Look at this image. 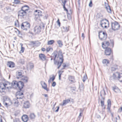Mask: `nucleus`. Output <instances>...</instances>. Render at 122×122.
<instances>
[{"label": "nucleus", "instance_id": "nucleus-12", "mask_svg": "<svg viewBox=\"0 0 122 122\" xmlns=\"http://www.w3.org/2000/svg\"><path fill=\"white\" fill-rule=\"evenodd\" d=\"M16 97L17 99L20 100H21L24 101V97L23 94L21 92H18L16 93Z\"/></svg>", "mask_w": 122, "mask_h": 122}, {"label": "nucleus", "instance_id": "nucleus-8", "mask_svg": "<svg viewBox=\"0 0 122 122\" xmlns=\"http://www.w3.org/2000/svg\"><path fill=\"white\" fill-rule=\"evenodd\" d=\"M101 25L103 28L108 27L109 25V21L106 19L102 20L101 21Z\"/></svg>", "mask_w": 122, "mask_h": 122}, {"label": "nucleus", "instance_id": "nucleus-53", "mask_svg": "<svg viewBox=\"0 0 122 122\" xmlns=\"http://www.w3.org/2000/svg\"><path fill=\"white\" fill-rule=\"evenodd\" d=\"M41 50L43 52L45 51L46 50L45 48L44 47L42 48Z\"/></svg>", "mask_w": 122, "mask_h": 122}, {"label": "nucleus", "instance_id": "nucleus-20", "mask_svg": "<svg viewBox=\"0 0 122 122\" xmlns=\"http://www.w3.org/2000/svg\"><path fill=\"white\" fill-rule=\"evenodd\" d=\"M39 57L40 59L43 61L46 60V57L45 54L42 53H40L39 54Z\"/></svg>", "mask_w": 122, "mask_h": 122}, {"label": "nucleus", "instance_id": "nucleus-40", "mask_svg": "<svg viewBox=\"0 0 122 122\" xmlns=\"http://www.w3.org/2000/svg\"><path fill=\"white\" fill-rule=\"evenodd\" d=\"M30 117L31 119H34L36 117L35 115L33 113H31L30 114Z\"/></svg>", "mask_w": 122, "mask_h": 122}, {"label": "nucleus", "instance_id": "nucleus-51", "mask_svg": "<svg viewBox=\"0 0 122 122\" xmlns=\"http://www.w3.org/2000/svg\"><path fill=\"white\" fill-rule=\"evenodd\" d=\"M15 2L16 4H18L20 3V1L18 0H15Z\"/></svg>", "mask_w": 122, "mask_h": 122}, {"label": "nucleus", "instance_id": "nucleus-9", "mask_svg": "<svg viewBox=\"0 0 122 122\" xmlns=\"http://www.w3.org/2000/svg\"><path fill=\"white\" fill-rule=\"evenodd\" d=\"M30 24L27 22H25L22 24L21 27L23 30H26L30 28Z\"/></svg>", "mask_w": 122, "mask_h": 122}, {"label": "nucleus", "instance_id": "nucleus-4", "mask_svg": "<svg viewBox=\"0 0 122 122\" xmlns=\"http://www.w3.org/2000/svg\"><path fill=\"white\" fill-rule=\"evenodd\" d=\"M114 45L113 42L110 43L109 41H104L102 42V47L104 49L109 47L113 48L114 46Z\"/></svg>", "mask_w": 122, "mask_h": 122}, {"label": "nucleus", "instance_id": "nucleus-55", "mask_svg": "<svg viewBox=\"0 0 122 122\" xmlns=\"http://www.w3.org/2000/svg\"><path fill=\"white\" fill-rule=\"evenodd\" d=\"M57 107V109L55 111V112H58L59 108V106H58Z\"/></svg>", "mask_w": 122, "mask_h": 122}, {"label": "nucleus", "instance_id": "nucleus-5", "mask_svg": "<svg viewBox=\"0 0 122 122\" xmlns=\"http://www.w3.org/2000/svg\"><path fill=\"white\" fill-rule=\"evenodd\" d=\"M120 25L117 22L115 21L112 23L111 28L113 30H118L120 29Z\"/></svg>", "mask_w": 122, "mask_h": 122}, {"label": "nucleus", "instance_id": "nucleus-32", "mask_svg": "<svg viewBox=\"0 0 122 122\" xmlns=\"http://www.w3.org/2000/svg\"><path fill=\"white\" fill-rule=\"evenodd\" d=\"M21 80L23 81L24 83H27L28 81V78L26 76H23Z\"/></svg>", "mask_w": 122, "mask_h": 122}, {"label": "nucleus", "instance_id": "nucleus-49", "mask_svg": "<svg viewBox=\"0 0 122 122\" xmlns=\"http://www.w3.org/2000/svg\"><path fill=\"white\" fill-rule=\"evenodd\" d=\"M87 78V77L86 76H84L83 77V82H84L86 80V79Z\"/></svg>", "mask_w": 122, "mask_h": 122}, {"label": "nucleus", "instance_id": "nucleus-41", "mask_svg": "<svg viewBox=\"0 0 122 122\" xmlns=\"http://www.w3.org/2000/svg\"><path fill=\"white\" fill-rule=\"evenodd\" d=\"M21 49L20 52V53H23L25 50L24 48L23 47V45L22 44H21Z\"/></svg>", "mask_w": 122, "mask_h": 122}, {"label": "nucleus", "instance_id": "nucleus-29", "mask_svg": "<svg viewBox=\"0 0 122 122\" xmlns=\"http://www.w3.org/2000/svg\"><path fill=\"white\" fill-rule=\"evenodd\" d=\"M23 101L19 99H14L13 101V102L15 104H18L20 102H22Z\"/></svg>", "mask_w": 122, "mask_h": 122}, {"label": "nucleus", "instance_id": "nucleus-37", "mask_svg": "<svg viewBox=\"0 0 122 122\" xmlns=\"http://www.w3.org/2000/svg\"><path fill=\"white\" fill-rule=\"evenodd\" d=\"M17 75V78H18L22 77L23 76H22V73L21 71H18Z\"/></svg>", "mask_w": 122, "mask_h": 122}, {"label": "nucleus", "instance_id": "nucleus-31", "mask_svg": "<svg viewBox=\"0 0 122 122\" xmlns=\"http://www.w3.org/2000/svg\"><path fill=\"white\" fill-rule=\"evenodd\" d=\"M105 6L106 7L105 8L106 9L107 12L109 13H111L112 11L110 6L107 4L105 5Z\"/></svg>", "mask_w": 122, "mask_h": 122}, {"label": "nucleus", "instance_id": "nucleus-50", "mask_svg": "<svg viewBox=\"0 0 122 122\" xmlns=\"http://www.w3.org/2000/svg\"><path fill=\"white\" fill-rule=\"evenodd\" d=\"M56 85V83L54 81L53 82L52 85V86H53L54 87Z\"/></svg>", "mask_w": 122, "mask_h": 122}, {"label": "nucleus", "instance_id": "nucleus-43", "mask_svg": "<svg viewBox=\"0 0 122 122\" xmlns=\"http://www.w3.org/2000/svg\"><path fill=\"white\" fill-rule=\"evenodd\" d=\"M62 66L63 67L62 68V69H64L67 67V65L66 64L63 63L62 65Z\"/></svg>", "mask_w": 122, "mask_h": 122}, {"label": "nucleus", "instance_id": "nucleus-15", "mask_svg": "<svg viewBox=\"0 0 122 122\" xmlns=\"http://www.w3.org/2000/svg\"><path fill=\"white\" fill-rule=\"evenodd\" d=\"M21 10L27 13L29 12L30 8L29 6L27 5H25L23 6L21 8Z\"/></svg>", "mask_w": 122, "mask_h": 122}, {"label": "nucleus", "instance_id": "nucleus-17", "mask_svg": "<svg viewBox=\"0 0 122 122\" xmlns=\"http://www.w3.org/2000/svg\"><path fill=\"white\" fill-rule=\"evenodd\" d=\"M111 100L110 99H108L107 101V109L108 110L107 112H111Z\"/></svg>", "mask_w": 122, "mask_h": 122}, {"label": "nucleus", "instance_id": "nucleus-18", "mask_svg": "<svg viewBox=\"0 0 122 122\" xmlns=\"http://www.w3.org/2000/svg\"><path fill=\"white\" fill-rule=\"evenodd\" d=\"M41 83L42 88L47 91H49V89L48 88H47V85L45 82L43 81H41Z\"/></svg>", "mask_w": 122, "mask_h": 122}, {"label": "nucleus", "instance_id": "nucleus-28", "mask_svg": "<svg viewBox=\"0 0 122 122\" xmlns=\"http://www.w3.org/2000/svg\"><path fill=\"white\" fill-rule=\"evenodd\" d=\"M27 14V13L21 10L19 12L18 15L20 16H23L26 15Z\"/></svg>", "mask_w": 122, "mask_h": 122}, {"label": "nucleus", "instance_id": "nucleus-6", "mask_svg": "<svg viewBox=\"0 0 122 122\" xmlns=\"http://www.w3.org/2000/svg\"><path fill=\"white\" fill-rule=\"evenodd\" d=\"M113 79H117L120 82H122V73L118 72L114 73L112 76Z\"/></svg>", "mask_w": 122, "mask_h": 122}, {"label": "nucleus", "instance_id": "nucleus-25", "mask_svg": "<svg viewBox=\"0 0 122 122\" xmlns=\"http://www.w3.org/2000/svg\"><path fill=\"white\" fill-rule=\"evenodd\" d=\"M66 11V12L67 14V15L68 18L69 20H71L72 19L71 15L72 14V10H70L69 11V13L68 12V10L67 11Z\"/></svg>", "mask_w": 122, "mask_h": 122}, {"label": "nucleus", "instance_id": "nucleus-2", "mask_svg": "<svg viewBox=\"0 0 122 122\" xmlns=\"http://www.w3.org/2000/svg\"><path fill=\"white\" fill-rule=\"evenodd\" d=\"M10 87V84L8 82L5 83H0V92L5 93L6 91V88H8Z\"/></svg>", "mask_w": 122, "mask_h": 122}, {"label": "nucleus", "instance_id": "nucleus-60", "mask_svg": "<svg viewBox=\"0 0 122 122\" xmlns=\"http://www.w3.org/2000/svg\"><path fill=\"white\" fill-rule=\"evenodd\" d=\"M2 76V74L1 71H0V77Z\"/></svg>", "mask_w": 122, "mask_h": 122}, {"label": "nucleus", "instance_id": "nucleus-13", "mask_svg": "<svg viewBox=\"0 0 122 122\" xmlns=\"http://www.w3.org/2000/svg\"><path fill=\"white\" fill-rule=\"evenodd\" d=\"M41 27L39 26H36L34 28V32L35 34H39L41 31Z\"/></svg>", "mask_w": 122, "mask_h": 122}, {"label": "nucleus", "instance_id": "nucleus-10", "mask_svg": "<svg viewBox=\"0 0 122 122\" xmlns=\"http://www.w3.org/2000/svg\"><path fill=\"white\" fill-rule=\"evenodd\" d=\"M34 14L35 18L37 19L38 18L42 16V12L40 10H36L34 11Z\"/></svg>", "mask_w": 122, "mask_h": 122}, {"label": "nucleus", "instance_id": "nucleus-45", "mask_svg": "<svg viewBox=\"0 0 122 122\" xmlns=\"http://www.w3.org/2000/svg\"><path fill=\"white\" fill-rule=\"evenodd\" d=\"M59 27H60V26L61 23L60 22V20L59 19H58L57 21H56Z\"/></svg>", "mask_w": 122, "mask_h": 122}, {"label": "nucleus", "instance_id": "nucleus-63", "mask_svg": "<svg viewBox=\"0 0 122 122\" xmlns=\"http://www.w3.org/2000/svg\"><path fill=\"white\" fill-rule=\"evenodd\" d=\"M16 37H15L14 38V39H15L16 40Z\"/></svg>", "mask_w": 122, "mask_h": 122}, {"label": "nucleus", "instance_id": "nucleus-44", "mask_svg": "<svg viewBox=\"0 0 122 122\" xmlns=\"http://www.w3.org/2000/svg\"><path fill=\"white\" fill-rule=\"evenodd\" d=\"M64 28L65 29V31L67 32L69 30V26H66V27Z\"/></svg>", "mask_w": 122, "mask_h": 122}, {"label": "nucleus", "instance_id": "nucleus-36", "mask_svg": "<svg viewBox=\"0 0 122 122\" xmlns=\"http://www.w3.org/2000/svg\"><path fill=\"white\" fill-rule=\"evenodd\" d=\"M55 42L53 40L48 41L47 42V44L48 45H52Z\"/></svg>", "mask_w": 122, "mask_h": 122}, {"label": "nucleus", "instance_id": "nucleus-62", "mask_svg": "<svg viewBox=\"0 0 122 122\" xmlns=\"http://www.w3.org/2000/svg\"><path fill=\"white\" fill-rule=\"evenodd\" d=\"M44 96L46 97H47V95L46 94H45Z\"/></svg>", "mask_w": 122, "mask_h": 122}, {"label": "nucleus", "instance_id": "nucleus-22", "mask_svg": "<svg viewBox=\"0 0 122 122\" xmlns=\"http://www.w3.org/2000/svg\"><path fill=\"white\" fill-rule=\"evenodd\" d=\"M71 98H70L68 99L63 100L62 104H61L60 105L62 106L65 105L67 104L70 102H71Z\"/></svg>", "mask_w": 122, "mask_h": 122}, {"label": "nucleus", "instance_id": "nucleus-23", "mask_svg": "<svg viewBox=\"0 0 122 122\" xmlns=\"http://www.w3.org/2000/svg\"><path fill=\"white\" fill-rule=\"evenodd\" d=\"M31 44L34 47L39 45L41 43L38 41H31Z\"/></svg>", "mask_w": 122, "mask_h": 122}, {"label": "nucleus", "instance_id": "nucleus-54", "mask_svg": "<svg viewBox=\"0 0 122 122\" xmlns=\"http://www.w3.org/2000/svg\"><path fill=\"white\" fill-rule=\"evenodd\" d=\"M81 37L83 39H84L85 38V35L84 33H82Z\"/></svg>", "mask_w": 122, "mask_h": 122}, {"label": "nucleus", "instance_id": "nucleus-57", "mask_svg": "<svg viewBox=\"0 0 122 122\" xmlns=\"http://www.w3.org/2000/svg\"><path fill=\"white\" fill-rule=\"evenodd\" d=\"M82 113H80L79 115V117L80 118L81 117V115H82Z\"/></svg>", "mask_w": 122, "mask_h": 122}, {"label": "nucleus", "instance_id": "nucleus-27", "mask_svg": "<svg viewBox=\"0 0 122 122\" xmlns=\"http://www.w3.org/2000/svg\"><path fill=\"white\" fill-rule=\"evenodd\" d=\"M30 106V104L28 101L25 102L23 105V108H29Z\"/></svg>", "mask_w": 122, "mask_h": 122}, {"label": "nucleus", "instance_id": "nucleus-21", "mask_svg": "<svg viewBox=\"0 0 122 122\" xmlns=\"http://www.w3.org/2000/svg\"><path fill=\"white\" fill-rule=\"evenodd\" d=\"M118 69V66L116 64H113L111 65L110 69L112 71H115Z\"/></svg>", "mask_w": 122, "mask_h": 122}, {"label": "nucleus", "instance_id": "nucleus-39", "mask_svg": "<svg viewBox=\"0 0 122 122\" xmlns=\"http://www.w3.org/2000/svg\"><path fill=\"white\" fill-rule=\"evenodd\" d=\"M57 42L60 47H61L63 46V44L62 42L61 41L59 40L57 41Z\"/></svg>", "mask_w": 122, "mask_h": 122}, {"label": "nucleus", "instance_id": "nucleus-42", "mask_svg": "<svg viewBox=\"0 0 122 122\" xmlns=\"http://www.w3.org/2000/svg\"><path fill=\"white\" fill-rule=\"evenodd\" d=\"M28 67L31 69L33 68L34 67V65L33 64L31 63L29 64L28 66Z\"/></svg>", "mask_w": 122, "mask_h": 122}, {"label": "nucleus", "instance_id": "nucleus-56", "mask_svg": "<svg viewBox=\"0 0 122 122\" xmlns=\"http://www.w3.org/2000/svg\"><path fill=\"white\" fill-rule=\"evenodd\" d=\"M114 60V59L113 58V56H112L111 57V59L110 60L111 61V60L112 61H113Z\"/></svg>", "mask_w": 122, "mask_h": 122}, {"label": "nucleus", "instance_id": "nucleus-64", "mask_svg": "<svg viewBox=\"0 0 122 122\" xmlns=\"http://www.w3.org/2000/svg\"><path fill=\"white\" fill-rule=\"evenodd\" d=\"M1 106V104H0V106Z\"/></svg>", "mask_w": 122, "mask_h": 122}, {"label": "nucleus", "instance_id": "nucleus-59", "mask_svg": "<svg viewBox=\"0 0 122 122\" xmlns=\"http://www.w3.org/2000/svg\"><path fill=\"white\" fill-rule=\"evenodd\" d=\"M61 75H59V78L60 80L61 79Z\"/></svg>", "mask_w": 122, "mask_h": 122}, {"label": "nucleus", "instance_id": "nucleus-14", "mask_svg": "<svg viewBox=\"0 0 122 122\" xmlns=\"http://www.w3.org/2000/svg\"><path fill=\"white\" fill-rule=\"evenodd\" d=\"M7 66L10 68H13L15 67V63L13 61H8L7 64Z\"/></svg>", "mask_w": 122, "mask_h": 122}, {"label": "nucleus", "instance_id": "nucleus-38", "mask_svg": "<svg viewBox=\"0 0 122 122\" xmlns=\"http://www.w3.org/2000/svg\"><path fill=\"white\" fill-rule=\"evenodd\" d=\"M46 50L47 52H48L51 51H52L53 49L50 46H49L46 48Z\"/></svg>", "mask_w": 122, "mask_h": 122}, {"label": "nucleus", "instance_id": "nucleus-58", "mask_svg": "<svg viewBox=\"0 0 122 122\" xmlns=\"http://www.w3.org/2000/svg\"><path fill=\"white\" fill-rule=\"evenodd\" d=\"M14 122H20L18 120H15L14 121Z\"/></svg>", "mask_w": 122, "mask_h": 122}, {"label": "nucleus", "instance_id": "nucleus-24", "mask_svg": "<svg viewBox=\"0 0 122 122\" xmlns=\"http://www.w3.org/2000/svg\"><path fill=\"white\" fill-rule=\"evenodd\" d=\"M21 119L24 122H27L29 118L27 115L24 114L22 116Z\"/></svg>", "mask_w": 122, "mask_h": 122}, {"label": "nucleus", "instance_id": "nucleus-52", "mask_svg": "<svg viewBox=\"0 0 122 122\" xmlns=\"http://www.w3.org/2000/svg\"><path fill=\"white\" fill-rule=\"evenodd\" d=\"M63 72V71H59L58 72L59 75L60 74V75H61Z\"/></svg>", "mask_w": 122, "mask_h": 122}, {"label": "nucleus", "instance_id": "nucleus-1", "mask_svg": "<svg viewBox=\"0 0 122 122\" xmlns=\"http://www.w3.org/2000/svg\"><path fill=\"white\" fill-rule=\"evenodd\" d=\"M53 54L54 56V64L59 69L63 61V56L62 52L59 51H55Z\"/></svg>", "mask_w": 122, "mask_h": 122}, {"label": "nucleus", "instance_id": "nucleus-48", "mask_svg": "<svg viewBox=\"0 0 122 122\" xmlns=\"http://www.w3.org/2000/svg\"><path fill=\"white\" fill-rule=\"evenodd\" d=\"M118 111L119 112H122V105L118 109Z\"/></svg>", "mask_w": 122, "mask_h": 122}, {"label": "nucleus", "instance_id": "nucleus-33", "mask_svg": "<svg viewBox=\"0 0 122 122\" xmlns=\"http://www.w3.org/2000/svg\"><path fill=\"white\" fill-rule=\"evenodd\" d=\"M113 89L115 92L117 93H118L120 92V90L117 87H113Z\"/></svg>", "mask_w": 122, "mask_h": 122}, {"label": "nucleus", "instance_id": "nucleus-30", "mask_svg": "<svg viewBox=\"0 0 122 122\" xmlns=\"http://www.w3.org/2000/svg\"><path fill=\"white\" fill-rule=\"evenodd\" d=\"M102 63L104 64L107 66L110 63V61L107 59H104L102 60Z\"/></svg>", "mask_w": 122, "mask_h": 122}, {"label": "nucleus", "instance_id": "nucleus-3", "mask_svg": "<svg viewBox=\"0 0 122 122\" xmlns=\"http://www.w3.org/2000/svg\"><path fill=\"white\" fill-rule=\"evenodd\" d=\"M12 84L13 86L17 87L20 90H21L24 86V83L21 81H17L15 80L14 81L12 82Z\"/></svg>", "mask_w": 122, "mask_h": 122}, {"label": "nucleus", "instance_id": "nucleus-35", "mask_svg": "<svg viewBox=\"0 0 122 122\" xmlns=\"http://www.w3.org/2000/svg\"><path fill=\"white\" fill-rule=\"evenodd\" d=\"M67 1V0H65L64 1L62 2L63 4V7L64 10L66 11H67V10L66 9L65 7V4Z\"/></svg>", "mask_w": 122, "mask_h": 122}, {"label": "nucleus", "instance_id": "nucleus-7", "mask_svg": "<svg viewBox=\"0 0 122 122\" xmlns=\"http://www.w3.org/2000/svg\"><path fill=\"white\" fill-rule=\"evenodd\" d=\"M99 36L101 40H105L107 37V35L106 32L100 31L99 33Z\"/></svg>", "mask_w": 122, "mask_h": 122}, {"label": "nucleus", "instance_id": "nucleus-61", "mask_svg": "<svg viewBox=\"0 0 122 122\" xmlns=\"http://www.w3.org/2000/svg\"><path fill=\"white\" fill-rule=\"evenodd\" d=\"M0 122H3L1 118H0Z\"/></svg>", "mask_w": 122, "mask_h": 122}, {"label": "nucleus", "instance_id": "nucleus-19", "mask_svg": "<svg viewBox=\"0 0 122 122\" xmlns=\"http://www.w3.org/2000/svg\"><path fill=\"white\" fill-rule=\"evenodd\" d=\"M3 103V104L7 107L10 105L11 104V102L10 100L9 99L7 98H6L5 100L4 99Z\"/></svg>", "mask_w": 122, "mask_h": 122}, {"label": "nucleus", "instance_id": "nucleus-34", "mask_svg": "<svg viewBox=\"0 0 122 122\" xmlns=\"http://www.w3.org/2000/svg\"><path fill=\"white\" fill-rule=\"evenodd\" d=\"M55 79V76L54 75H53L51 77H50L49 79V80L48 81L49 83H50L51 81H53Z\"/></svg>", "mask_w": 122, "mask_h": 122}, {"label": "nucleus", "instance_id": "nucleus-46", "mask_svg": "<svg viewBox=\"0 0 122 122\" xmlns=\"http://www.w3.org/2000/svg\"><path fill=\"white\" fill-rule=\"evenodd\" d=\"M89 5L90 7H92V0L90 1V2L89 4Z\"/></svg>", "mask_w": 122, "mask_h": 122}, {"label": "nucleus", "instance_id": "nucleus-11", "mask_svg": "<svg viewBox=\"0 0 122 122\" xmlns=\"http://www.w3.org/2000/svg\"><path fill=\"white\" fill-rule=\"evenodd\" d=\"M111 47H109L108 48L105 49L104 51L105 55L106 56H109L113 53Z\"/></svg>", "mask_w": 122, "mask_h": 122}, {"label": "nucleus", "instance_id": "nucleus-47", "mask_svg": "<svg viewBox=\"0 0 122 122\" xmlns=\"http://www.w3.org/2000/svg\"><path fill=\"white\" fill-rule=\"evenodd\" d=\"M15 29L16 30H15V31H16V33L18 35L20 33V31L19 30H18V29H16V28H15Z\"/></svg>", "mask_w": 122, "mask_h": 122}, {"label": "nucleus", "instance_id": "nucleus-26", "mask_svg": "<svg viewBox=\"0 0 122 122\" xmlns=\"http://www.w3.org/2000/svg\"><path fill=\"white\" fill-rule=\"evenodd\" d=\"M68 80L71 83H72L76 82L74 77L72 76H70L68 78Z\"/></svg>", "mask_w": 122, "mask_h": 122}, {"label": "nucleus", "instance_id": "nucleus-16", "mask_svg": "<svg viewBox=\"0 0 122 122\" xmlns=\"http://www.w3.org/2000/svg\"><path fill=\"white\" fill-rule=\"evenodd\" d=\"M105 97H103L102 99L100 101L101 106L102 107V110L105 109L106 108V105L105 104Z\"/></svg>", "mask_w": 122, "mask_h": 122}]
</instances>
